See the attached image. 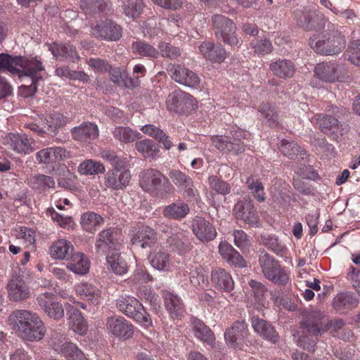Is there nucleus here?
Returning a JSON list of instances; mask_svg holds the SVG:
<instances>
[{"instance_id":"obj_1","label":"nucleus","mask_w":360,"mask_h":360,"mask_svg":"<svg viewBox=\"0 0 360 360\" xmlns=\"http://www.w3.org/2000/svg\"><path fill=\"white\" fill-rule=\"evenodd\" d=\"M12 316L18 335L24 340L39 341L44 337V324L35 313L27 310H16Z\"/></svg>"},{"instance_id":"obj_2","label":"nucleus","mask_w":360,"mask_h":360,"mask_svg":"<svg viewBox=\"0 0 360 360\" xmlns=\"http://www.w3.org/2000/svg\"><path fill=\"white\" fill-rule=\"evenodd\" d=\"M139 185L145 192L162 199L173 193L174 191V186L163 174L152 168L141 173Z\"/></svg>"},{"instance_id":"obj_3","label":"nucleus","mask_w":360,"mask_h":360,"mask_svg":"<svg viewBox=\"0 0 360 360\" xmlns=\"http://www.w3.org/2000/svg\"><path fill=\"white\" fill-rule=\"evenodd\" d=\"M309 45L317 53L324 56L337 55L342 52L346 45L344 35L336 31L326 33L321 37L313 34L309 39Z\"/></svg>"},{"instance_id":"obj_4","label":"nucleus","mask_w":360,"mask_h":360,"mask_svg":"<svg viewBox=\"0 0 360 360\" xmlns=\"http://www.w3.org/2000/svg\"><path fill=\"white\" fill-rule=\"evenodd\" d=\"M116 307L120 311L144 327L153 326L150 314L136 297L131 295L120 296L116 300Z\"/></svg>"},{"instance_id":"obj_5","label":"nucleus","mask_w":360,"mask_h":360,"mask_svg":"<svg viewBox=\"0 0 360 360\" xmlns=\"http://www.w3.org/2000/svg\"><path fill=\"white\" fill-rule=\"evenodd\" d=\"M259 264L264 277L275 284L286 285L289 276L281 266L279 262L264 250L260 251Z\"/></svg>"},{"instance_id":"obj_6","label":"nucleus","mask_w":360,"mask_h":360,"mask_svg":"<svg viewBox=\"0 0 360 360\" xmlns=\"http://www.w3.org/2000/svg\"><path fill=\"white\" fill-rule=\"evenodd\" d=\"M245 132L241 129L232 130L227 136H214L212 137V143L218 150L226 153H232L234 155L242 153L245 151V144L243 141Z\"/></svg>"},{"instance_id":"obj_7","label":"nucleus","mask_w":360,"mask_h":360,"mask_svg":"<svg viewBox=\"0 0 360 360\" xmlns=\"http://www.w3.org/2000/svg\"><path fill=\"white\" fill-rule=\"evenodd\" d=\"M18 73H15V76H18L22 85H33L38 87L39 82L43 79V72L44 68L42 63L37 60V58H26L22 68H19Z\"/></svg>"},{"instance_id":"obj_8","label":"nucleus","mask_w":360,"mask_h":360,"mask_svg":"<svg viewBox=\"0 0 360 360\" xmlns=\"http://www.w3.org/2000/svg\"><path fill=\"white\" fill-rule=\"evenodd\" d=\"M233 212L238 220L244 222L249 226L252 228H259L262 226L254 202L250 196H245L238 200L234 205Z\"/></svg>"},{"instance_id":"obj_9","label":"nucleus","mask_w":360,"mask_h":360,"mask_svg":"<svg viewBox=\"0 0 360 360\" xmlns=\"http://www.w3.org/2000/svg\"><path fill=\"white\" fill-rule=\"evenodd\" d=\"M212 22L215 36L230 46H236L238 39L236 37V26L229 18L215 14L212 17Z\"/></svg>"},{"instance_id":"obj_10","label":"nucleus","mask_w":360,"mask_h":360,"mask_svg":"<svg viewBox=\"0 0 360 360\" xmlns=\"http://www.w3.org/2000/svg\"><path fill=\"white\" fill-rule=\"evenodd\" d=\"M91 35L100 40L117 41L122 36V27L111 19L99 20L90 25Z\"/></svg>"},{"instance_id":"obj_11","label":"nucleus","mask_w":360,"mask_h":360,"mask_svg":"<svg viewBox=\"0 0 360 360\" xmlns=\"http://www.w3.org/2000/svg\"><path fill=\"white\" fill-rule=\"evenodd\" d=\"M129 236L131 244L136 248L150 250L158 244L157 232L148 226L132 228L129 231Z\"/></svg>"},{"instance_id":"obj_12","label":"nucleus","mask_w":360,"mask_h":360,"mask_svg":"<svg viewBox=\"0 0 360 360\" xmlns=\"http://www.w3.org/2000/svg\"><path fill=\"white\" fill-rule=\"evenodd\" d=\"M166 103L169 110L178 114H187L196 107L193 96L180 89L175 90L169 94Z\"/></svg>"},{"instance_id":"obj_13","label":"nucleus","mask_w":360,"mask_h":360,"mask_svg":"<svg viewBox=\"0 0 360 360\" xmlns=\"http://www.w3.org/2000/svg\"><path fill=\"white\" fill-rule=\"evenodd\" d=\"M319 129L324 134H330L335 140L341 139L349 131V126L340 123L338 118L327 114H319L316 119Z\"/></svg>"},{"instance_id":"obj_14","label":"nucleus","mask_w":360,"mask_h":360,"mask_svg":"<svg viewBox=\"0 0 360 360\" xmlns=\"http://www.w3.org/2000/svg\"><path fill=\"white\" fill-rule=\"evenodd\" d=\"M51 345L54 351L67 360H84L82 351L73 342L65 341L63 335L54 333L52 335Z\"/></svg>"},{"instance_id":"obj_15","label":"nucleus","mask_w":360,"mask_h":360,"mask_svg":"<svg viewBox=\"0 0 360 360\" xmlns=\"http://www.w3.org/2000/svg\"><path fill=\"white\" fill-rule=\"evenodd\" d=\"M315 75L321 80L328 82H343L349 77L346 69L335 63H321L316 65Z\"/></svg>"},{"instance_id":"obj_16","label":"nucleus","mask_w":360,"mask_h":360,"mask_svg":"<svg viewBox=\"0 0 360 360\" xmlns=\"http://www.w3.org/2000/svg\"><path fill=\"white\" fill-rule=\"evenodd\" d=\"M120 233L117 228L110 227L101 231L96 241V252L101 255L118 250Z\"/></svg>"},{"instance_id":"obj_17","label":"nucleus","mask_w":360,"mask_h":360,"mask_svg":"<svg viewBox=\"0 0 360 360\" xmlns=\"http://www.w3.org/2000/svg\"><path fill=\"white\" fill-rule=\"evenodd\" d=\"M37 304L47 316L54 320H60L64 316V309L62 304L57 301L52 292H44L38 295Z\"/></svg>"},{"instance_id":"obj_18","label":"nucleus","mask_w":360,"mask_h":360,"mask_svg":"<svg viewBox=\"0 0 360 360\" xmlns=\"http://www.w3.org/2000/svg\"><path fill=\"white\" fill-rule=\"evenodd\" d=\"M131 178V172L127 168H112L105 174L103 184L110 191L124 190Z\"/></svg>"},{"instance_id":"obj_19","label":"nucleus","mask_w":360,"mask_h":360,"mask_svg":"<svg viewBox=\"0 0 360 360\" xmlns=\"http://www.w3.org/2000/svg\"><path fill=\"white\" fill-rule=\"evenodd\" d=\"M8 297L11 301L20 302L30 299L32 295L29 286L20 274H15L7 284Z\"/></svg>"},{"instance_id":"obj_20","label":"nucleus","mask_w":360,"mask_h":360,"mask_svg":"<svg viewBox=\"0 0 360 360\" xmlns=\"http://www.w3.org/2000/svg\"><path fill=\"white\" fill-rule=\"evenodd\" d=\"M191 230L193 233L203 243L214 240L217 232L215 226L202 217L196 216L192 220Z\"/></svg>"},{"instance_id":"obj_21","label":"nucleus","mask_w":360,"mask_h":360,"mask_svg":"<svg viewBox=\"0 0 360 360\" xmlns=\"http://www.w3.org/2000/svg\"><path fill=\"white\" fill-rule=\"evenodd\" d=\"M106 328L110 333L124 340L131 338L134 333L133 324L119 315L108 317Z\"/></svg>"},{"instance_id":"obj_22","label":"nucleus","mask_w":360,"mask_h":360,"mask_svg":"<svg viewBox=\"0 0 360 360\" xmlns=\"http://www.w3.org/2000/svg\"><path fill=\"white\" fill-rule=\"evenodd\" d=\"M249 335L248 323L245 320L236 321L224 333L226 343L231 347L240 348Z\"/></svg>"},{"instance_id":"obj_23","label":"nucleus","mask_w":360,"mask_h":360,"mask_svg":"<svg viewBox=\"0 0 360 360\" xmlns=\"http://www.w3.org/2000/svg\"><path fill=\"white\" fill-rule=\"evenodd\" d=\"M324 314L321 311H312L307 313L300 322L304 333L311 335H321L326 333L323 324Z\"/></svg>"},{"instance_id":"obj_24","label":"nucleus","mask_w":360,"mask_h":360,"mask_svg":"<svg viewBox=\"0 0 360 360\" xmlns=\"http://www.w3.org/2000/svg\"><path fill=\"white\" fill-rule=\"evenodd\" d=\"M251 326L253 330L262 339L272 344L278 342L280 337L274 326L266 320L253 316L250 319Z\"/></svg>"},{"instance_id":"obj_25","label":"nucleus","mask_w":360,"mask_h":360,"mask_svg":"<svg viewBox=\"0 0 360 360\" xmlns=\"http://www.w3.org/2000/svg\"><path fill=\"white\" fill-rule=\"evenodd\" d=\"M73 140L85 143H89L98 138L99 130L98 126L91 122H83L70 130Z\"/></svg>"},{"instance_id":"obj_26","label":"nucleus","mask_w":360,"mask_h":360,"mask_svg":"<svg viewBox=\"0 0 360 360\" xmlns=\"http://www.w3.org/2000/svg\"><path fill=\"white\" fill-rule=\"evenodd\" d=\"M293 15L300 26L305 30H318L321 27V25H319L316 22V20L319 19V16L316 13L315 11L302 7L295 9L293 11Z\"/></svg>"},{"instance_id":"obj_27","label":"nucleus","mask_w":360,"mask_h":360,"mask_svg":"<svg viewBox=\"0 0 360 360\" xmlns=\"http://www.w3.org/2000/svg\"><path fill=\"white\" fill-rule=\"evenodd\" d=\"M199 51L205 59L214 63H221L227 57V53L222 45L212 41L202 42L199 46Z\"/></svg>"},{"instance_id":"obj_28","label":"nucleus","mask_w":360,"mask_h":360,"mask_svg":"<svg viewBox=\"0 0 360 360\" xmlns=\"http://www.w3.org/2000/svg\"><path fill=\"white\" fill-rule=\"evenodd\" d=\"M211 281L216 288L224 292H230L234 288V281L231 275L220 267H217L212 271Z\"/></svg>"},{"instance_id":"obj_29","label":"nucleus","mask_w":360,"mask_h":360,"mask_svg":"<svg viewBox=\"0 0 360 360\" xmlns=\"http://www.w3.org/2000/svg\"><path fill=\"white\" fill-rule=\"evenodd\" d=\"M11 141V148L17 153L28 155L35 150V140L25 134H13Z\"/></svg>"},{"instance_id":"obj_30","label":"nucleus","mask_w":360,"mask_h":360,"mask_svg":"<svg viewBox=\"0 0 360 360\" xmlns=\"http://www.w3.org/2000/svg\"><path fill=\"white\" fill-rule=\"evenodd\" d=\"M191 330L194 336L199 340L213 345L215 336L212 330L200 319L196 317L191 319Z\"/></svg>"},{"instance_id":"obj_31","label":"nucleus","mask_w":360,"mask_h":360,"mask_svg":"<svg viewBox=\"0 0 360 360\" xmlns=\"http://www.w3.org/2000/svg\"><path fill=\"white\" fill-rule=\"evenodd\" d=\"M190 211L189 205L186 202L177 200L163 207L162 215L168 219L180 221L184 219Z\"/></svg>"},{"instance_id":"obj_32","label":"nucleus","mask_w":360,"mask_h":360,"mask_svg":"<svg viewBox=\"0 0 360 360\" xmlns=\"http://www.w3.org/2000/svg\"><path fill=\"white\" fill-rule=\"evenodd\" d=\"M219 252L230 265L239 268L245 266L243 257L229 243L221 241L219 245Z\"/></svg>"},{"instance_id":"obj_33","label":"nucleus","mask_w":360,"mask_h":360,"mask_svg":"<svg viewBox=\"0 0 360 360\" xmlns=\"http://www.w3.org/2000/svg\"><path fill=\"white\" fill-rule=\"evenodd\" d=\"M49 50L59 60H68L74 63L79 58L76 48L70 44L53 43L50 46Z\"/></svg>"},{"instance_id":"obj_34","label":"nucleus","mask_w":360,"mask_h":360,"mask_svg":"<svg viewBox=\"0 0 360 360\" xmlns=\"http://www.w3.org/2000/svg\"><path fill=\"white\" fill-rule=\"evenodd\" d=\"M25 57L21 56H13L8 53H0V73L8 72L11 75L19 72V68L25 60Z\"/></svg>"},{"instance_id":"obj_35","label":"nucleus","mask_w":360,"mask_h":360,"mask_svg":"<svg viewBox=\"0 0 360 360\" xmlns=\"http://www.w3.org/2000/svg\"><path fill=\"white\" fill-rule=\"evenodd\" d=\"M269 69L275 76L281 79H286L293 77L295 65L290 60L279 58L270 64Z\"/></svg>"},{"instance_id":"obj_36","label":"nucleus","mask_w":360,"mask_h":360,"mask_svg":"<svg viewBox=\"0 0 360 360\" xmlns=\"http://www.w3.org/2000/svg\"><path fill=\"white\" fill-rule=\"evenodd\" d=\"M69 118L59 112H55L49 117L41 118V124L46 127L48 136H56L58 129L66 125Z\"/></svg>"},{"instance_id":"obj_37","label":"nucleus","mask_w":360,"mask_h":360,"mask_svg":"<svg viewBox=\"0 0 360 360\" xmlns=\"http://www.w3.org/2000/svg\"><path fill=\"white\" fill-rule=\"evenodd\" d=\"M69 325L71 329L79 335L87 331V325L81 311L72 305H69L67 309Z\"/></svg>"},{"instance_id":"obj_38","label":"nucleus","mask_w":360,"mask_h":360,"mask_svg":"<svg viewBox=\"0 0 360 360\" xmlns=\"http://www.w3.org/2000/svg\"><path fill=\"white\" fill-rule=\"evenodd\" d=\"M73 251L74 247L70 242L65 239H60L53 243L50 248L49 253L54 259L67 260L69 259Z\"/></svg>"},{"instance_id":"obj_39","label":"nucleus","mask_w":360,"mask_h":360,"mask_svg":"<svg viewBox=\"0 0 360 360\" xmlns=\"http://www.w3.org/2000/svg\"><path fill=\"white\" fill-rule=\"evenodd\" d=\"M67 264V268L76 274L83 275L88 272L89 262L82 252H72Z\"/></svg>"},{"instance_id":"obj_40","label":"nucleus","mask_w":360,"mask_h":360,"mask_svg":"<svg viewBox=\"0 0 360 360\" xmlns=\"http://www.w3.org/2000/svg\"><path fill=\"white\" fill-rule=\"evenodd\" d=\"M165 306L172 319H179L184 313L181 299L171 292L165 291L162 295Z\"/></svg>"},{"instance_id":"obj_41","label":"nucleus","mask_w":360,"mask_h":360,"mask_svg":"<svg viewBox=\"0 0 360 360\" xmlns=\"http://www.w3.org/2000/svg\"><path fill=\"white\" fill-rule=\"evenodd\" d=\"M76 291L81 298L87 300L94 305H97L101 302L100 290L90 283H80L77 286Z\"/></svg>"},{"instance_id":"obj_42","label":"nucleus","mask_w":360,"mask_h":360,"mask_svg":"<svg viewBox=\"0 0 360 360\" xmlns=\"http://www.w3.org/2000/svg\"><path fill=\"white\" fill-rule=\"evenodd\" d=\"M105 219L100 214L94 212L83 213L80 218V224L82 229L88 232L94 233L100 226H103Z\"/></svg>"},{"instance_id":"obj_43","label":"nucleus","mask_w":360,"mask_h":360,"mask_svg":"<svg viewBox=\"0 0 360 360\" xmlns=\"http://www.w3.org/2000/svg\"><path fill=\"white\" fill-rule=\"evenodd\" d=\"M167 243L173 251L177 252L180 255H183L193 248L191 242L188 238L181 233L172 234L167 239Z\"/></svg>"},{"instance_id":"obj_44","label":"nucleus","mask_w":360,"mask_h":360,"mask_svg":"<svg viewBox=\"0 0 360 360\" xmlns=\"http://www.w3.org/2000/svg\"><path fill=\"white\" fill-rule=\"evenodd\" d=\"M106 262L111 270L117 275L127 273L128 266L124 259L117 250L105 254Z\"/></svg>"},{"instance_id":"obj_45","label":"nucleus","mask_w":360,"mask_h":360,"mask_svg":"<svg viewBox=\"0 0 360 360\" xmlns=\"http://www.w3.org/2000/svg\"><path fill=\"white\" fill-rule=\"evenodd\" d=\"M27 184L33 190L45 191L55 187V181L51 176L43 174H36L27 179Z\"/></svg>"},{"instance_id":"obj_46","label":"nucleus","mask_w":360,"mask_h":360,"mask_svg":"<svg viewBox=\"0 0 360 360\" xmlns=\"http://www.w3.org/2000/svg\"><path fill=\"white\" fill-rule=\"evenodd\" d=\"M150 252L148 259L153 267L158 270H163L169 262V255L162 246H157Z\"/></svg>"},{"instance_id":"obj_47","label":"nucleus","mask_w":360,"mask_h":360,"mask_svg":"<svg viewBox=\"0 0 360 360\" xmlns=\"http://www.w3.org/2000/svg\"><path fill=\"white\" fill-rule=\"evenodd\" d=\"M358 299L349 292H342L335 296L333 301V308L337 311L351 309L357 306Z\"/></svg>"},{"instance_id":"obj_48","label":"nucleus","mask_w":360,"mask_h":360,"mask_svg":"<svg viewBox=\"0 0 360 360\" xmlns=\"http://www.w3.org/2000/svg\"><path fill=\"white\" fill-rule=\"evenodd\" d=\"M78 172L82 175H96L105 172V166L101 162L93 159H88L81 162L77 168Z\"/></svg>"},{"instance_id":"obj_49","label":"nucleus","mask_w":360,"mask_h":360,"mask_svg":"<svg viewBox=\"0 0 360 360\" xmlns=\"http://www.w3.org/2000/svg\"><path fill=\"white\" fill-rule=\"evenodd\" d=\"M133 52L141 56L150 58H158L159 51L153 45L143 40L134 41L131 44Z\"/></svg>"},{"instance_id":"obj_50","label":"nucleus","mask_w":360,"mask_h":360,"mask_svg":"<svg viewBox=\"0 0 360 360\" xmlns=\"http://www.w3.org/2000/svg\"><path fill=\"white\" fill-rule=\"evenodd\" d=\"M262 242L268 249L276 253L278 256L285 257L288 248L274 235H262Z\"/></svg>"},{"instance_id":"obj_51","label":"nucleus","mask_w":360,"mask_h":360,"mask_svg":"<svg viewBox=\"0 0 360 360\" xmlns=\"http://www.w3.org/2000/svg\"><path fill=\"white\" fill-rule=\"evenodd\" d=\"M142 131L144 134H148L158 140L160 143H162L165 149L169 150L173 143L169 139V136L160 129L156 127L153 124H146L142 127Z\"/></svg>"},{"instance_id":"obj_52","label":"nucleus","mask_w":360,"mask_h":360,"mask_svg":"<svg viewBox=\"0 0 360 360\" xmlns=\"http://www.w3.org/2000/svg\"><path fill=\"white\" fill-rule=\"evenodd\" d=\"M259 112L265 119V123L270 127L278 126V114L274 105L268 103H262L259 107Z\"/></svg>"},{"instance_id":"obj_53","label":"nucleus","mask_w":360,"mask_h":360,"mask_svg":"<svg viewBox=\"0 0 360 360\" xmlns=\"http://www.w3.org/2000/svg\"><path fill=\"white\" fill-rule=\"evenodd\" d=\"M249 285L252 288L255 301L257 302V306L256 308L259 311L262 310L263 308H266L268 301H266L264 297V294L266 292L265 286L262 283L255 280H250Z\"/></svg>"},{"instance_id":"obj_54","label":"nucleus","mask_w":360,"mask_h":360,"mask_svg":"<svg viewBox=\"0 0 360 360\" xmlns=\"http://www.w3.org/2000/svg\"><path fill=\"white\" fill-rule=\"evenodd\" d=\"M279 148L285 156L290 159H294L298 155L303 159V155H305L304 150L302 149L296 142L289 140H282Z\"/></svg>"},{"instance_id":"obj_55","label":"nucleus","mask_w":360,"mask_h":360,"mask_svg":"<svg viewBox=\"0 0 360 360\" xmlns=\"http://www.w3.org/2000/svg\"><path fill=\"white\" fill-rule=\"evenodd\" d=\"M145 7L142 0H127L123 1L122 9L126 16L135 19L139 18Z\"/></svg>"},{"instance_id":"obj_56","label":"nucleus","mask_w":360,"mask_h":360,"mask_svg":"<svg viewBox=\"0 0 360 360\" xmlns=\"http://www.w3.org/2000/svg\"><path fill=\"white\" fill-rule=\"evenodd\" d=\"M112 134L116 140L123 143L133 142L139 138V133L127 127H115Z\"/></svg>"},{"instance_id":"obj_57","label":"nucleus","mask_w":360,"mask_h":360,"mask_svg":"<svg viewBox=\"0 0 360 360\" xmlns=\"http://www.w3.org/2000/svg\"><path fill=\"white\" fill-rule=\"evenodd\" d=\"M135 146L136 150L145 158H153L159 152L157 144L151 139L137 141Z\"/></svg>"},{"instance_id":"obj_58","label":"nucleus","mask_w":360,"mask_h":360,"mask_svg":"<svg viewBox=\"0 0 360 360\" xmlns=\"http://www.w3.org/2000/svg\"><path fill=\"white\" fill-rule=\"evenodd\" d=\"M246 184L257 200L259 202H264L265 200L264 188L261 181L255 179L252 176H250L246 179Z\"/></svg>"},{"instance_id":"obj_59","label":"nucleus","mask_w":360,"mask_h":360,"mask_svg":"<svg viewBox=\"0 0 360 360\" xmlns=\"http://www.w3.org/2000/svg\"><path fill=\"white\" fill-rule=\"evenodd\" d=\"M169 176L179 188L185 186H191V181H193L190 176L179 169L170 170Z\"/></svg>"},{"instance_id":"obj_60","label":"nucleus","mask_w":360,"mask_h":360,"mask_svg":"<svg viewBox=\"0 0 360 360\" xmlns=\"http://www.w3.org/2000/svg\"><path fill=\"white\" fill-rule=\"evenodd\" d=\"M101 158L109 162L112 168L126 167V159L119 157L116 153L111 150H103L101 153Z\"/></svg>"},{"instance_id":"obj_61","label":"nucleus","mask_w":360,"mask_h":360,"mask_svg":"<svg viewBox=\"0 0 360 360\" xmlns=\"http://www.w3.org/2000/svg\"><path fill=\"white\" fill-rule=\"evenodd\" d=\"M250 47L259 55L270 53L273 49L271 42L266 39L256 38L250 43Z\"/></svg>"},{"instance_id":"obj_62","label":"nucleus","mask_w":360,"mask_h":360,"mask_svg":"<svg viewBox=\"0 0 360 360\" xmlns=\"http://www.w3.org/2000/svg\"><path fill=\"white\" fill-rule=\"evenodd\" d=\"M208 182L210 188L219 194L226 195L231 192L230 185L217 176L212 175L210 176Z\"/></svg>"},{"instance_id":"obj_63","label":"nucleus","mask_w":360,"mask_h":360,"mask_svg":"<svg viewBox=\"0 0 360 360\" xmlns=\"http://www.w3.org/2000/svg\"><path fill=\"white\" fill-rule=\"evenodd\" d=\"M159 54L162 57L170 59H176L181 56V51L179 47L171 45L169 43L160 42L158 44Z\"/></svg>"},{"instance_id":"obj_64","label":"nucleus","mask_w":360,"mask_h":360,"mask_svg":"<svg viewBox=\"0 0 360 360\" xmlns=\"http://www.w3.org/2000/svg\"><path fill=\"white\" fill-rule=\"evenodd\" d=\"M319 335H311L309 334L302 335L298 339V345L303 349L310 352H314L319 340Z\"/></svg>"}]
</instances>
